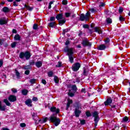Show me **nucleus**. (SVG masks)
Returning <instances> with one entry per match:
<instances>
[{
  "label": "nucleus",
  "mask_w": 130,
  "mask_h": 130,
  "mask_svg": "<svg viewBox=\"0 0 130 130\" xmlns=\"http://www.w3.org/2000/svg\"><path fill=\"white\" fill-rule=\"evenodd\" d=\"M17 46L16 42H14L13 43H11V47L12 48H15Z\"/></svg>",
  "instance_id": "obj_41"
},
{
  "label": "nucleus",
  "mask_w": 130,
  "mask_h": 130,
  "mask_svg": "<svg viewBox=\"0 0 130 130\" xmlns=\"http://www.w3.org/2000/svg\"><path fill=\"white\" fill-rule=\"evenodd\" d=\"M28 93H29L28 89H24L21 91V94L23 95V96H27V95H28Z\"/></svg>",
  "instance_id": "obj_21"
},
{
  "label": "nucleus",
  "mask_w": 130,
  "mask_h": 130,
  "mask_svg": "<svg viewBox=\"0 0 130 130\" xmlns=\"http://www.w3.org/2000/svg\"><path fill=\"white\" fill-rule=\"evenodd\" d=\"M92 116L93 117H94V128H96L97 125H98V122H99V120H100L99 113L97 111H94L92 113Z\"/></svg>",
  "instance_id": "obj_4"
},
{
  "label": "nucleus",
  "mask_w": 130,
  "mask_h": 130,
  "mask_svg": "<svg viewBox=\"0 0 130 130\" xmlns=\"http://www.w3.org/2000/svg\"><path fill=\"white\" fill-rule=\"evenodd\" d=\"M24 8L28 10V11H29V12H31V11H33V9H34L33 7H31L30 6H28L26 4H24Z\"/></svg>",
  "instance_id": "obj_23"
},
{
  "label": "nucleus",
  "mask_w": 130,
  "mask_h": 130,
  "mask_svg": "<svg viewBox=\"0 0 130 130\" xmlns=\"http://www.w3.org/2000/svg\"><path fill=\"white\" fill-rule=\"evenodd\" d=\"M90 11L91 13H96L98 12V9H95L94 8H91L90 9Z\"/></svg>",
  "instance_id": "obj_43"
},
{
  "label": "nucleus",
  "mask_w": 130,
  "mask_h": 130,
  "mask_svg": "<svg viewBox=\"0 0 130 130\" xmlns=\"http://www.w3.org/2000/svg\"><path fill=\"white\" fill-rule=\"evenodd\" d=\"M8 100L10 102H16L17 101V96L14 95H10L8 97Z\"/></svg>",
  "instance_id": "obj_8"
},
{
  "label": "nucleus",
  "mask_w": 130,
  "mask_h": 130,
  "mask_svg": "<svg viewBox=\"0 0 130 130\" xmlns=\"http://www.w3.org/2000/svg\"><path fill=\"white\" fill-rule=\"evenodd\" d=\"M55 18L57 21L62 20L63 19V14L62 13L58 14L56 16Z\"/></svg>",
  "instance_id": "obj_14"
},
{
  "label": "nucleus",
  "mask_w": 130,
  "mask_h": 130,
  "mask_svg": "<svg viewBox=\"0 0 130 130\" xmlns=\"http://www.w3.org/2000/svg\"><path fill=\"white\" fill-rule=\"evenodd\" d=\"M62 67V62L58 61V64L56 65V68H61Z\"/></svg>",
  "instance_id": "obj_34"
},
{
  "label": "nucleus",
  "mask_w": 130,
  "mask_h": 130,
  "mask_svg": "<svg viewBox=\"0 0 130 130\" xmlns=\"http://www.w3.org/2000/svg\"><path fill=\"white\" fill-rule=\"evenodd\" d=\"M15 74L17 79H19L21 77L20 76V72L17 70H15Z\"/></svg>",
  "instance_id": "obj_37"
},
{
  "label": "nucleus",
  "mask_w": 130,
  "mask_h": 130,
  "mask_svg": "<svg viewBox=\"0 0 130 130\" xmlns=\"http://www.w3.org/2000/svg\"><path fill=\"white\" fill-rule=\"evenodd\" d=\"M32 117V119L34 120H35V119H38L39 117L38 116H37V114H36L35 113H33L31 114Z\"/></svg>",
  "instance_id": "obj_28"
},
{
  "label": "nucleus",
  "mask_w": 130,
  "mask_h": 130,
  "mask_svg": "<svg viewBox=\"0 0 130 130\" xmlns=\"http://www.w3.org/2000/svg\"><path fill=\"white\" fill-rule=\"evenodd\" d=\"M62 4L64 6H66V5H68V1H67V0H63L62 2Z\"/></svg>",
  "instance_id": "obj_55"
},
{
  "label": "nucleus",
  "mask_w": 130,
  "mask_h": 130,
  "mask_svg": "<svg viewBox=\"0 0 130 130\" xmlns=\"http://www.w3.org/2000/svg\"><path fill=\"white\" fill-rule=\"evenodd\" d=\"M2 12L4 13H9V12H11V10H10V8L7 7H4L2 9Z\"/></svg>",
  "instance_id": "obj_22"
},
{
  "label": "nucleus",
  "mask_w": 130,
  "mask_h": 130,
  "mask_svg": "<svg viewBox=\"0 0 130 130\" xmlns=\"http://www.w3.org/2000/svg\"><path fill=\"white\" fill-rule=\"evenodd\" d=\"M32 28L34 30H37L38 29V24L35 23L32 26Z\"/></svg>",
  "instance_id": "obj_39"
},
{
  "label": "nucleus",
  "mask_w": 130,
  "mask_h": 130,
  "mask_svg": "<svg viewBox=\"0 0 130 130\" xmlns=\"http://www.w3.org/2000/svg\"><path fill=\"white\" fill-rule=\"evenodd\" d=\"M51 112H55L56 114H58L59 113V109L57 108L56 109V107H52L50 109Z\"/></svg>",
  "instance_id": "obj_10"
},
{
  "label": "nucleus",
  "mask_w": 130,
  "mask_h": 130,
  "mask_svg": "<svg viewBox=\"0 0 130 130\" xmlns=\"http://www.w3.org/2000/svg\"><path fill=\"white\" fill-rule=\"evenodd\" d=\"M83 28H84V29H88V33H89V34H93V32H94L93 31V29H91L89 28L90 26L88 24H83Z\"/></svg>",
  "instance_id": "obj_9"
},
{
  "label": "nucleus",
  "mask_w": 130,
  "mask_h": 130,
  "mask_svg": "<svg viewBox=\"0 0 130 130\" xmlns=\"http://www.w3.org/2000/svg\"><path fill=\"white\" fill-rule=\"evenodd\" d=\"M122 12H123V8H122L121 7H119V13L121 14V13H122Z\"/></svg>",
  "instance_id": "obj_51"
},
{
  "label": "nucleus",
  "mask_w": 130,
  "mask_h": 130,
  "mask_svg": "<svg viewBox=\"0 0 130 130\" xmlns=\"http://www.w3.org/2000/svg\"><path fill=\"white\" fill-rule=\"evenodd\" d=\"M32 101H35V102L38 101V99L37 98V97L34 96L32 98Z\"/></svg>",
  "instance_id": "obj_63"
},
{
  "label": "nucleus",
  "mask_w": 130,
  "mask_h": 130,
  "mask_svg": "<svg viewBox=\"0 0 130 130\" xmlns=\"http://www.w3.org/2000/svg\"><path fill=\"white\" fill-rule=\"evenodd\" d=\"M19 57L21 59H24L25 58L26 60H29V58H31V53L26 51L25 52H21L19 54Z\"/></svg>",
  "instance_id": "obj_3"
},
{
  "label": "nucleus",
  "mask_w": 130,
  "mask_h": 130,
  "mask_svg": "<svg viewBox=\"0 0 130 130\" xmlns=\"http://www.w3.org/2000/svg\"><path fill=\"white\" fill-rule=\"evenodd\" d=\"M48 76L49 78H51L52 77H53V71H51L48 72Z\"/></svg>",
  "instance_id": "obj_32"
},
{
  "label": "nucleus",
  "mask_w": 130,
  "mask_h": 130,
  "mask_svg": "<svg viewBox=\"0 0 130 130\" xmlns=\"http://www.w3.org/2000/svg\"><path fill=\"white\" fill-rule=\"evenodd\" d=\"M71 16V13L67 12L65 13V16L66 17V18H69V17H70Z\"/></svg>",
  "instance_id": "obj_57"
},
{
  "label": "nucleus",
  "mask_w": 130,
  "mask_h": 130,
  "mask_svg": "<svg viewBox=\"0 0 130 130\" xmlns=\"http://www.w3.org/2000/svg\"><path fill=\"white\" fill-rule=\"evenodd\" d=\"M64 51L67 52V55L69 56V61L71 63H73L74 62V57H73V54H74V48H69V46H66L64 49Z\"/></svg>",
  "instance_id": "obj_1"
},
{
  "label": "nucleus",
  "mask_w": 130,
  "mask_h": 130,
  "mask_svg": "<svg viewBox=\"0 0 130 130\" xmlns=\"http://www.w3.org/2000/svg\"><path fill=\"white\" fill-rule=\"evenodd\" d=\"M55 25V22H51L48 24L49 27H50L51 28H53Z\"/></svg>",
  "instance_id": "obj_30"
},
{
  "label": "nucleus",
  "mask_w": 130,
  "mask_h": 130,
  "mask_svg": "<svg viewBox=\"0 0 130 130\" xmlns=\"http://www.w3.org/2000/svg\"><path fill=\"white\" fill-rule=\"evenodd\" d=\"M67 103H69V104H72V103H73V100L68 99Z\"/></svg>",
  "instance_id": "obj_64"
},
{
  "label": "nucleus",
  "mask_w": 130,
  "mask_h": 130,
  "mask_svg": "<svg viewBox=\"0 0 130 130\" xmlns=\"http://www.w3.org/2000/svg\"><path fill=\"white\" fill-rule=\"evenodd\" d=\"M35 124L37 125L38 124V123H39V122H41V119H40L38 120V119H35Z\"/></svg>",
  "instance_id": "obj_49"
},
{
  "label": "nucleus",
  "mask_w": 130,
  "mask_h": 130,
  "mask_svg": "<svg viewBox=\"0 0 130 130\" xmlns=\"http://www.w3.org/2000/svg\"><path fill=\"white\" fill-rule=\"evenodd\" d=\"M25 75H26V76H28L30 74V71L29 70H26L24 72Z\"/></svg>",
  "instance_id": "obj_59"
},
{
  "label": "nucleus",
  "mask_w": 130,
  "mask_h": 130,
  "mask_svg": "<svg viewBox=\"0 0 130 130\" xmlns=\"http://www.w3.org/2000/svg\"><path fill=\"white\" fill-rule=\"evenodd\" d=\"M90 16H91V13H90V12H88L85 14V18H86V22H87V21H89V17H90Z\"/></svg>",
  "instance_id": "obj_26"
},
{
  "label": "nucleus",
  "mask_w": 130,
  "mask_h": 130,
  "mask_svg": "<svg viewBox=\"0 0 130 130\" xmlns=\"http://www.w3.org/2000/svg\"><path fill=\"white\" fill-rule=\"evenodd\" d=\"M29 83L31 84H34L36 83V79L33 78L29 80Z\"/></svg>",
  "instance_id": "obj_33"
},
{
  "label": "nucleus",
  "mask_w": 130,
  "mask_h": 130,
  "mask_svg": "<svg viewBox=\"0 0 130 130\" xmlns=\"http://www.w3.org/2000/svg\"><path fill=\"white\" fill-rule=\"evenodd\" d=\"M14 40L20 41V40H21V36H20V35H15L14 36Z\"/></svg>",
  "instance_id": "obj_24"
},
{
  "label": "nucleus",
  "mask_w": 130,
  "mask_h": 130,
  "mask_svg": "<svg viewBox=\"0 0 130 130\" xmlns=\"http://www.w3.org/2000/svg\"><path fill=\"white\" fill-rule=\"evenodd\" d=\"M50 21L51 22H52V21H55V17H54V16L51 17L50 18Z\"/></svg>",
  "instance_id": "obj_56"
},
{
  "label": "nucleus",
  "mask_w": 130,
  "mask_h": 130,
  "mask_svg": "<svg viewBox=\"0 0 130 130\" xmlns=\"http://www.w3.org/2000/svg\"><path fill=\"white\" fill-rule=\"evenodd\" d=\"M36 62L34 61V60H32L31 61H30L29 62V66H30V67H32V66H34V64H35Z\"/></svg>",
  "instance_id": "obj_38"
},
{
  "label": "nucleus",
  "mask_w": 130,
  "mask_h": 130,
  "mask_svg": "<svg viewBox=\"0 0 130 130\" xmlns=\"http://www.w3.org/2000/svg\"><path fill=\"white\" fill-rule=\"evenodd\" d=\"M85 123H86V120L85 119L80 120V124H81V125H84Z\"/></svg>",
  "instance_id": "obj_48"
},
{
  "label": "nucleus",
  "mask_w": 130,
  "mask_h": 130,
  "mask_svg": "<svg viewBox=\"0 0 130 130\" xmlns=\"http://www.w3.org/2000/svg\"><path fill=\"white\" fill-rule=\"evenodd\" d=\"M72 89L73 91H74V92H76L78 90L77 85H72Z\"/></svg>",
  "instance_id": "obj_36"
},
{
  "label": "nucleus",
  "mask_w": 130,
  "mask_h": 130,
  "mask_svg": "<svg viewBox=\"0 0 130 130\" xmlns=\"http://www.w3.org/2000/svg\"><path fill=\"white\" fill-rule=\"evenodd\" d=\"M81 68V63L79 62H76L74 64V66L72 67V70L73 72H78Z\"/></svg>",
  "instance_id": "obj_6"
},
{
  "label": "nucleus",
  "mask_w": 130,
  "mask_h": 130,
  "mask_svg": "<svg viewBox=\"0 0 130 130\" xmlns=\"http://www.w3.org/2000/svg\"><path fill=\"white\" fill-rule=\"evenodd\" d=\"M107 24H111L112 23V19L110 17H108L106 19Z\"/></svg>",
  "instance_id": "obj_31"
},
{
  "label": "nucleus",
  "mask_w": 130,
  "mask_h": 130,
  "mask_svg": "<svg viewBox=\"0 0 130 130\" xmlns=\"http://www.w3.org/2000/svg\"><path fill=\"white\" fill-rule=\"evenodd\" d=\"M66 19H60L59 20H58V25L59 26H62V25H63L64 24L66 23Z\"/></svg>",
  "instance_id": "obj_17"
},
{
  "label": "nucleus",
  "mask_w": 130,
  "mask_h": 130,
  "mask_svg": "<svg viewBox=\"0 0 130 130\" xmlns=\"http://www.w3.org/2000/svg\"><path fill=\"white\" fill-rule=\"evenodd\" d=\"M3 102L5 103L7 106H11V104L9 102L8 99H5L3 100Z\"/></svg>",
  "instance_id": "obj_27"
},
{
  "label": "nucleus",
  "mask_w": 130,
  "mask_h": 130,
  "mask_svg": "<svg viewBox=\"0 0 130 130\" xmlns=\"http://www.w3.org/2000/svg\"><path fill=\"white\" fill-rule=\"evenodd\" d=\"M94 29L95 33H98V34H102V30H101L100 27H95Z\"/></svg>",
  "instance_id": "obj_15"
},
{
  "label": "nucleus",
  "mask_w": 130,
  "mask_h": 130,
  "mask_svg": "<svg viewBox=\"0 0 130 130\" xmlns=\"http://www.w3.org/2000/svg\"><path fill=\"white\" fill-rule=\"evenodd\" d=\"M49 121L53 123L55 126H58L60 123V119L57 118V117L55 116L54 114H53L50 116Z\"/></svg>",
  "instance_id": "obj_2"
},
{
  "label": "nucleus",
  "mask_w": 130,
  "mask_h": 130,
  "mask_svg": "<svg viewBox=\"0 0 130 130\" xmlns=\"http://www.w3.org/2000/svg\"><path fill=\"white\" fill-rule=\"evenodd\" d=\"M68 96H69V97H74V96H75V93L72 92H68Z\"/></svg>",
  "instance_id": "obj_50"
},
{
  "label": "nucleus",
  "mask_w": 130,
  "mask_h": 130,
  "mask_svg": "<svg viewBox=\"0 0 130 130\" xmlns=\"http://www.w3.org/2000/svg\"><path fill=\"white\" fill-rule=\"evenodd\" d=\"M20 125L21 127H26V123H21L20 124Z\"/></svg>",
  "instance_id": "obj_58"
},
{
  "label": "nucleus",
  "mask_w": 130,
  "mask_h": 130,
  "mask_svg": "<svg viewBox=\"0 0 130 130\" xmlns=\"http://www.w3.org/2000/svg\"><path fill=\"white\" fill-rule=\"evenodd\" d=\"M106 48V46L104 44H101L98 47V50H105Z\"/></svg>",
  "instance_id": "obj_16"
},
{
  "label": "nucleus",
  "mask_w": 130,
  "mask_h": 130,
  "mask_svg": "<svg viewBox=\"0 0 130 130\" xmlns=\"http://www.w3.org/2000/svg\"><path fill=\"white\" fill-rule=\"evenodd\" d=\"M7 106L6 105H2V102L0 101V111H6V108Z\"/></svg>",
  "instance_id": "obj_20"
},
{
  "label": "nucleus",
  "mask_w": 130,
  "mask_h": 130,
  "mask_svg": "<svg viewBox=\"0 0 130 130\" xmlns=\"http://www.w3.org/2000/svg\"><path fill=\"white\" fill-rule=\"evenodd\" d=\"M83 76H85L86 77H87L88 76V72H87L86 71L85 69H84V70H83Z\"/></svg>",
  "instance_id": "obj_47"
},
{
  "label": "nucleus",
  "mask_w": 130,
  "mask_h": 130,
  "mask_svg": "<svg viewBox=\"0 0 130 130\" xmlns=\"http://www.w3.org/2000/svg\"><path fill=\"white\" fill-rule=\"evenodd\" d=\"M53 3H54V1H51V2L49 3V6H48V9H49V10H50V9H51V5L53 4Z\"/></svg>",
  "instance_id": "obj_46"
},
{
  "label": "nucleus",
  "mask_w": 130,
  "mask_h": 130,
  "mask_svg": "<svg viewBox=\"0 0 130 130\" xmlns=\"http://www.w3.org/2000/svg\"><path fill=\"white\" fill-rule=\"evenodd\" d=\"M86 21V16H85L84 14H81L80 15V18H79V20L81 21V22H84V21Z\"/></svg>",
  "instance_id": "obj_18"
},
{
  "label": "nucleus",
  "mask_w": 130,
  "mask_h": 130,
  "mask_svg": "<svg viewBox=\"0 0 130 130\" xmlns=\"http://www.w3.org/2000/svg\"><path fill=\"white\" fill-rule=\"evenodd\" d=\"M80 109H81V105L79 103H77L76 104V107L75 108V109L80 110Z\"/></svg>",
  "instance_id": "obj_40"
},
{
  "label": "nucleus",
  "mask_w": 130,
  "mask_h": 130,
  "mask_svg": "<svg viewBox=\"0 0 130 130\" xmlns=\"http://www.w3.org/2000/svg\"><path fill=\"white\" fill-rule=\"evenodd\" d=\"M70 44H71V41H69V40H67L65 42V45H66V46H69L68 45Z\"/></svg>",
  "instance_id": "obj_53"
},
{
  "label": "nucleus",
  "mask_w": 130,
  "mask_h": 130,
  "mask_svg": "<svg viewBox=\"0 0 130 130\" xmlns=\"http://www.w3.org/2000/svg\"><path fill=\"white\" fill-rule=\"evenodd\" d=\"M22 69L23 70H32V66H30L29 65L24 66Z\"/></svg>",
  "instance_id": "obj_25"
},
{
  "label": "nucleus",
  "mask_w": 130,
  "mask_h": 130,
  "mask_svg": "<svg viewBox=\"0 0 130 130\" xmlns=\"http://www.w3.org/2000/svg\"><path fill=\"white\" fill-rule=\"evenodd\" d=\"M8 24V20L5 18L0 19V25H7Z\"/></svg>",
  "instance_id": "obj_13"
},
{
  "label": "nucleus",
  "mask_w": 130,
  "mask_h": 130,
  "mask_svg": "<svg viewBox=\"0 0 130 130\" xmlns=\"http://www.w3.org/2000/svg\"><path fill=\"white\" fill-rule=\"evenodd\" d=\"M114 129L119 130V126L117 125H115Z\"/></svg>",
  "instance_id": "obj_61"
},
{
  "label": "nucleus",
  "mask_w": 130,
  "mask_h": 130,
  "mask_svg": "<svg viewBox=\"0 0 130 130\" xmlns=\"http://www.w3.org/2000/svg\"><path fill=\"white\" fill-rule=\"evenodd\" d=\"M68 32H69V29L66 28L63 29L62 35H63V36H64L66 35V33H68Z\"/></svg>",
  "instance_id": "obj_35"
},
{
  "label": "nucleus",
  "mask_w": 130,
  "mask_h": 130,
  "mask_svg": "<svg viewBox=\"0 0 130 130\" xmlns=\"http://www.w3.org/2000/svg\"><path fill=\"white\" fill-rule=\"evenodd\" d=\"M85 114L87 117H90L92 116V114H91V112H90L89 111L86 112Z\"/></svg>",
  "instance_id": "obj_44"
},
{
  "label": "nucleus",
  "mask_w": 130,
  "mask_h": 130,
  "mask_svg": "<svg viewBox=\"0 0 130 130\" xmlns=\"http://www.w3.org/2000/svg\"><path fill=\"white\" fill-rule=\"evenodd\" d=\"M35 65L37 68H38V69H39L40 68H41V67H42V61H38L36 62Z\"/></svg>",
  "instance_id": "obj_19"
},
{
  "label": "nucleus",
  "mask_w": 130,
  "mask_h": 130,
  "mask_svg": "<svg viewBox=\"0 0 130 130\" xmlns=\"http://www.w3.org/2000/svg\"><path fill=\"white\" fill-rule=\"evenodd\" d=\"M47 120H48V118L45 117V118H44L43 122H41V123H45V122H47Z\"/></svg>",
  "instance_id": "obj_54"
},
{
  "label": "nucleus",
  "mask_w": 130,
  "mask_h": 130,
  "mask_svg": "<svg viewBox=\"0 0 130 130\" xmlns=\"http://www.w3.org/2000/svg\"><path fill=\"white\" fill-rule=\"evenodd\" d=\"M128 121V117L125 116L122 119V122H126Z\"/></svg>",
  "instance_id": "obj_42"
},
{
  "label": "nucleus",
  "mask_w": 130,
  "mask_h": 130,
  "mask_svg": "<svg viewBox=\"0 0 130 130\" xmlns=\"http://www.w3.org/2000/svg\"><path fill=\"white\" fill-rule=\"evenodd\" d=\"M11 91H12V92H13V93H17V92H18V90H17V89H15V88H12V89H11Z\"/></svg>",
  "instance_id": "obj_60"
},
{
  "label": "nucleus",
  "mask_w": 130,
  "mask_h": 130,
  "mask_svg": "<svg viewBox=\"0 0 130 130\" xmlns=\"http://www.w3.org/2000/svg\"><path fill=\"white\" fill-rule=\"evenodd\" d=\"M54 81L56 84L59 83V79H58V77L56 76H54Z\"/></svg>",
  "instance_id": "obj_29"
},
{
  "label": "nucleus",
  "mask_w": 130,
  "mask_h": 130,
  "mask_svg": "<svg viewBox=\"0 0 130 130\" xmlns=\"http://www.w3.org/2000/svg\"><path fill=\"white\" fill-rule=\"evenodd\" d=\"M110 42V39L109 38H107L105 40V43L107 44V43H109Z\"/></svg>",
  "instance_id": "obj_52"
},
{
  "label": "nucleus",
  "mask_w": 130,
  "mask_h": 130,
  "mask_svg": "<svg viewBox=\"0 0 130 130\" xmlns=\"http://www.w3.org/2000/svg\"><path fill=\"white\" fill-rule=\"evenodd\" d=\"M4 41H5V40L3 39H0V45L1 46L3 45V44H4Z\"/></svg>",
  "instance_id": "obj_62"
},
{
  "label": "nucleus",
  "mask_w": 130,
  "mask_h": 130,
  "mask_svg": "<svg viewBox=\"0 0 130 130\" xmlns=\"http://www.w3.org/2000/svg\"><path fill=\"white\" fill-rule=\"evenodd\" d=\"M112 103V98L111 97H109L107 99L106 101L104 102V104L105 106H108L111 105Z\"/></svg>",
  "instance_id": "obj_7"
},
{
  "label": "nucleus",
  "mask_w": 130,
  "mask_h": 130,
  "mask_svg": "<svg viewBox=\"0 0 130 130\" xmlns=\"http://www.w3.org/2000/svg\"><path fill=\"white\" fill-rule=\"evenodd\" d=\"M119 19V21H121V22H123L125 20V19L124 18V17H123L121 15H120Z\"/></svg>",
  "instance_id": "obj_45"
},
{
  "label": "nucleus",
  "mask_w": 130,
  "mask_h": 130,
  "mask_svg": "<svg viewBox=\"0 0 130 130\" xmlns=\"http://www.w3.org/2000/svg\"><path fill=\"white\" fill-rule=\"evenodd\" d=\"M81 44L83 47H91V46H92V43L90 42L89 40L87 38L82 40Z\"/></svg>",
  "instance_id": "obj_5"
},
{
  "label": "nucleus",
  "mask_w": 130,
  "mask_h": 130,
  "mask_svg": "<svg viewBox=\"0 0 130 130\" xmlns=\"http://www.w3.org/2000/svg\"><path fill=\"white\" fill-rule=\"evenodd\" d=\"M81 113H82V111L80 110H78L77 109H75L74 114L75 117H80Z\"/></svg>",
  "instance_id": "obj_11"
},
{
  "label": "nucleus",
  "mask_w": 130,
  "mask_h": 130,
  "mask_svg": "<svg viewBox=\"0 0 130 130\" xmlns=\"http://www.w3.org/2000/svg\"><path fill=\"white\" fill-rule=\"evenodd\" d=\"M25 105H27L28 107H32V100L29 99L25 101Z\"/></svg>",
  "instance_id": "obj_12"
}]
</instances>
